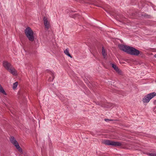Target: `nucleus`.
Returning a JSON list of instances; mask_svg holds the SVG:
<instances>
[{"instance_id":"1a4fd4ad","label":"nucleus","mask_w":156,"mask_h":156,"mask_svg":"<svg viewBox=\"0 0 156 156\" xmlns=\"http://www.w3.org/2000/svg\"><path fill=\"white\" fill-rule=\"evenodd\" d=\"M0 92L3 94L4 95H6V94L2 86L0 84Z\"/></svg>"},{"instance_id":"a211bd4d","label":"nucleus","mask_w":156,"mask_h":156,"mask_svg":"<svg viewBox=\"0 0 156 156\" xmlns=\"http://www.w3.org/2000/svg\"><path fill=\"white\" fill-rule=\"evenodd\" d=\"M105 121H106V122H108V121H113V120H112V119H105Z\"/></svg>"},{"instance_id":"2eb2a0df","label":"nucleus","mask_w":156,"mask_h":156,"mask_svg":"<svg viewBox=\"0 0 156 156\" xmlns=\"http://www.w3.org/2000/svg\"><path fill=\"white\" fill-rule=\"evenodd\" d=\"M148 154L150 156H156V154L155 153H149Z\"/></svg>"},{"instance_id":"412c9836","label":"nucleus","mask_w":156,"mask_h":156,"mask_svg":"<svg viewBox=\"0 0 156 156\" xmlns=\"http://www.w3.org/2000/svg\"><path fill=\"white\" fill-rule=\"evenodd\" d=\"M154 57L156 58V54L154 55Z\"/></svg>"},{"instance_id":"ddd939ff","label":"nucleus","mask_w":156,"mask_h":156,"mask_svg":"<svg viewBox=\"0 0 156 156\" xmlns=\"http://www.w3.org/2000/svg\"><path fill=\"white\" fill-rule=\"evenodd\" d=\"M18 85V82H16L15 83H14L13 84V87H12L13 89H15L17 87Z\"/></svg>"},{"instance_id":"f257e3e1","label":"nucleus","mask_w":156,"mask_h":156,"mask_svg":"<svg viewBox=\"0 0 156 156\" xmlns=\"http://www.w3.org/2000/svg\"><path fill=\"white\" fill-rule=\"evenodd\" d=\"M119 47L121 50L131 55L138 56L139 55H141L142 54L141 51L133 47L127 46L122 44L119 45Z\"/></svg>"},{"instance_id":"f03ea898","label":"nucleus","mask_w":156,"mask_h":156,"mask_svg":"<svg viewBox=\"0 0 156 156\" xmlns=\"http://www.w3.org/2000/svg\"><path fill=\"white\" fill-rule=\"evenodd\" d=\"M3 66L10 73L14 75H16L17 72L11 64L8 62L4 61L2 63Z\"/></svg>"},{"instance_id":"9d476101","label":"nucleus","mask_w":156,"mask_h":156,"mask_svg":"<svg viewBox=\"0 0 156 156\" xmlns=\"http://www.w3.org/2000/svg\"><path fill=\"white\" fill-rule=\"evenodd\" d=\"M50 74L52 76V78L51 77H50L48 80V81H51L54 80V78H55V76L54 75V74L52 72H50Z\"/></svg>"},{"instance_id":"9b49d317","label":"nucleus","mask_w":156,"mask_h":156,"mask_svg":"<svg viewBox=\"0 0 156 156\" xmlns=\"http://www.w3.org/2000/svg\"><path fill=\"white\" fill-rule=\"evenodd\" d=\"M105 10L110 13V14L112 15V10L110 9V6H108L107 7V8L105 9Z\"/></svg>"},{"instance_id":"423d86ee","label":"nucleus","mask_w":156,"mask_h":156,"mask_svg":"<svg viewBox=\"0 0 156 156\" xmlns=\"http://www.w3.org/2000/svg\"><path fill=\"white\" fill-rule=\"evenodd\" d=\"M11 142L16 147L20 152H22V150L20 147L19 144L14 137L13 136H11L10 139Z\"/></svg>"},{"instance_id":"4468645a","label":"nucleus","mask_w":156,"mask_h":156,"mask_svg":"<svg viewBox=\"0 0 156 156\" xmlns=\"http://www.w3.org/2000/svg\"><path fill=\"white\" fill-rule=\"evenodd\" d=\"M116 72L119 75H122L123 74V73L122 71L119 69Z\"/></svg>"},{"instance_id":"20e7f679","label":"nucleus","mask_w":156,"mask_h":156,"mask_svg":"<svg viewBox=\"0 0 156 156\" xmlns=\"http://www.w3.org/2000/svg\"><path fill=\"white\" fill-rule=\"evenodd\" d=\"M103 144L108 145L114 146H119L122 145V144L119 142H115L108 140H104L102 142Z\"/></svg>"},{"instance_id":"6ab92c4d","label":"nucleus","mask_w":156,"mask_h":156,"mask_svg":"<svg viewBox=\"0 0 156 156\" xmlns=\"http://www.w3.org/2000/svg\"><path fill=\"white\" fill-rule=\"evenodd\" d=\"M119 69L118 67H117L115 69V70L117 72L118 70Z\"/></svg>"},{"instance_id":"dca6fc26","label":"nucleus","mask_w":156,"mask_h":156,"mask_svg":"<svg viewBox=\"0 0 156 156\" xmlns=\"http://www.w3.org/2000/svg\"><path fill=\"white\" fill-rule=\"evenodd\" d=\"M108 105H107V106H105V107H107V108H110V107H111V106L112 105V104L111 103H108Z\"/></svg>"},{"instance_id":"39448f33","label":"nucleus","mask_w":156,"mask_h":156,"mask_svg":"<svg viewBox=\"0 0 156 156\" xmlns=\"http://www.w3.org/2000/svg\"><path fill=\"white\" fill-rule=\"evenodd\" d=\"M156 96V93L154 92L147 94L143 99V101L144 103H148L153 98Z\"/></svg>"},{"instance_id":"7ed1b4c3","label":"nucleus","mask_w":156,"mask_h":156,"mask_svg":"<svg viewBox=\"0 0 156 156\" xmlns=\"http://www.w3.org/2000/svg\"><path fill=\"white\" fill-rule=\"evenodd\" d=\"M25 33L29 40L31 41L34 40V32L30 28L27 27L25 30Z\"/></svg>"},{"instance_id":"aec40b11","label":"nucleus","mask_w":156,"mask_h":156,"mask_svg":"<svg viewBox=\"0 0 156 156\" xmlns=\"http://www.w3.org/2000/svg\"><path fill=\"white\" fill-rule=\"evenodd\" d=\"M77 15H78L77 14H75V16L76 17Z\"/></svg>"},{"instance_id":"f8f14e48","label":"nucleus","mask_w":156,"mask_h":156,"mask_svg":"<svg viewBox=\"0 0 156 156\" xmlns=\"http://www.w3.org/2000/svg\"><path fill=\"white\" fill-rule=\"evenodd\" d=\"M102 55L104 57V58H105V57L107 55V54H106V53L105 52V50L104 47H102Z\"/></svg>"},{"instance_id":"f3484780","label":"nucleus","mask_w":156,"mask_h":156,"mask_svg":"<svg viewBox=\"0 0 156 156\" xmlns=\"http://www.w3.org/2000/svg\"><path fill=\"white\" fill-rule=\"evenodd\" d=\"M112 67L113 68H114V69H115L116 67H117L116 65H115V64H112Z\"/></svg>"},{"instance_id":"0eeeda50","label":"nucleus","mask_w":156,"mask_h":156,"mask_svg":"<svg viewBox=\"0 0 156 156\" xmlns=\"http://www.w3.org/2000/svg\"><path fill=\"white\" fill-rule=\"evenodd\" d=\"M43 21L44 25L45 27V28L47 30L50 27V25L49 22L48 21V19L47 17H44L43 18Z\"/></svg>"},{"instance_id":"6e6552de","label":"nucleus","mask_w":156,"mask_h":156,"mask_svg":"<svg viewBox=\"0 0 156 156\" xmlns=\"http://www.w3.org/2000/svg\"><path fill=\"white\" fill-rule=\"evenodd\" d=\"M64 53L65 54L68 55V56L71 57V58H72V57L70 55V54L69 53V51L68 48L66 49L64 51Z\"/></svg>"}]
</instances>
